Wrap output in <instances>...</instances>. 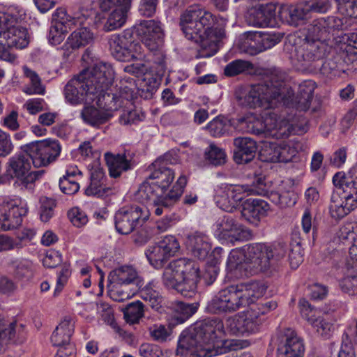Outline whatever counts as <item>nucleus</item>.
Wrapping results in <instances>:
<instances>
[{
    "label": "nucleus",
    "instance_id": "obj_1",
    "mask_svg": "<svg viewBox=\"0 0 357 357\" xmlns=\"http://www.w3.org/2000/svg\"><path fill=\"white\" fill-rule=\"evenodd\" d=\"M275 307V303H258L227 317L225 324L219 319L197 321L181 333L176 354L179 357L217 356L218 349L227 334L249 336L259 333L264 323V315Z\"/></svg>",
    "mask_w": 357,
    "mask_h": 357
},
{
    "label": "nucleus",
    "instance_id": "obj_2",
    "mask_svg": "<svg viewBox=\"0 0 357 357\" xmlns=\"http://www.w3.org/2000/svg\"><path fill=\"white\" fill-rule=\"evenodd\" d=\"M172 157L165 153L158 158L149 167L151 173L143 182L136 198L143 204L152 205L155 215L159 216L169 211L182 195L187 183L185 176H181L172 189L166 193L174 179V171L171 168Z\"/></svg>",
    "mask_w": 357,
    "mask_h": 357
},
{
    "label": "nucleus",
    "instance_id": "obj_3",
    "mask_svg": "<svg viewBox=\"0 0 357 357\" xmlns=\"http://www.w3.org/2000/svg\"><path fill=\"white\" fill-rule=\"evenodd\" d=\"M180 26L188 40L200 45L197 58L215 55L225 34V29L218 24L216 16L199 6L185 10L181 15Z\"/></svg>",
    "mask_w": 357,
    "mask_h": 357
},
{
    "label": "nucleus",
    "instance_id": "obj_4",
    "mask_svg": "<svg viewBox=\"0 0 357 357\" xmlns=\"http://www.w3.org/2000/svg\"><path fill=\"white\" fill-rule=\"evenodd\" d=\"M342 20L336 16H328L314 20L304 29L303 43L299 47L289 45L294 54L291 56L299 57L315 52L325 53L332 50L329 44L331 36L336 30L342 29Z\"/></svg>",
    "mask_w": 357,
    "mask_h": 357
},
{
    "label": "nucleus",
    "instance_id": "obj_5",
    "mask_svg": "<svg viewBox=\"0 0 357 357\" xmlns=\"http://www.w3.org/2000/svg\"><path fill=\"white\" fill-rule=\"evenodd\" d=\"M108 45L111 54L119 61L146 60L155 65L152 68H155L159 75H163L165 72V56L160 50V47L155 50H150L151 53L149 55L143 54L142 45L134 41L132 33L130 31H126L121 35H112L109 38Z\"/></svg>",
    "mask_w": 357,
    "mask_h": 357
},
{
    "label": "nucleus",
    "instance_id": "obj_6",
    "mask_svg": "<svg viewBox=\"0 0 357 357\" xmlns=\"http://www.w3.org/2000/svg\"><path fill=\"white\" fill-rule=\"evenodd\" d=\"M284 73H272L262 82L250 86L236 98L239 103L250 108L262 107L264 109L278 107V90L282 84Z\"/></svg>",
    "mask_w": 357,
    "mask_h": 357
},
{
    "label": "nucleus",
    "instance_id": "obj_7",
    "mask_svg": "<svg viewBox=\"0 0 357 357\" xmlns=\"http://www.w3.org/2000/svg\"><path fill=\"white\" fill-rule=\"evenodd\" d=\"M335 187L331 196L329 212L335 220H340L357 208V176H347L342 172L333 177Z\"/></svg>",
    "mask_w": 357,
    "mask_h": 357
},
{
    "label": "nucleus",
    "instance_id": "obj_8",
    "mask_svg": "<svg viewBox=\"0 0 357 357\" xmlns=\"http://www.w3.org/2000/svg\"><path fill=\"white\" fill-rule=\"evenodd\" d=\"M262 247L250 244L243 249L232 250L227 261V277L229 279H237L245 276L248 273L257 274L263 267L264 261L259 260Z\"/></svg>",
    "mask_w": 357,
    "mask_h": 357
},
{
    "label": "nucleus",
    "instance_id": "obj_9",
    "mask_svg": "<svg viewBox=\"0 0 357 357\" xmlns=\"http://www.w3.org/2000/svg\"><path fill=\"white\" fill-rule=\"evenodd\" d=\"M16 24V17L8 13L0 11V37L3 36L8 46L6 47L0 42V59L10 63H14L17 56L11 52L10 48L15 47L17 49H23L29 44L27 30Z\"/></svg>",
    "mask_w": 357,
    "mask_h": 357
},
{
    "label": "nucleus",
    "instance_id": "obj_10",
    "mask_svg": "<svg viewBox=\"0 0 357 357\" xmlns=\"http://www.w3.org/2000/svg\"><path fill=\"white\" fill-rule=\"evenodd\" d=\"M331 50H326V52L320 54L317 52L299 57L290 56L292 65L301 72L309 74H320L326 77L332 78L339 75L342 71L340 64L336 58L324 60L330 54Z\"/></svg>",
    "mask_w": 357,
    "mask_h": 357
},
{
    "label": "nucleus",
    "instance_id": "obj_11",
    "mask_svg": "<svg viewBox=\"0 0 357 357\" xmlns=\"http://www.w3.org/2000/svg\"><path fill=\"white\" fill-rule=\"evenodd\" d=\"M263 291H218L208 303L212 313L234 312L257 302L262 297Z\"/></svg>",
    "mask_w": 357,
    "mask_h": 357
},
{
    "label": "nucleus",
    "instance_id": "obj_12",
    "mask_svg": "<svg viewBox=\"0 0 357 357\" xmlns=\"http://www.w3.org/2000/svg\"><path fill=\"white\" fill-rule=\"evenodd\" d=\"M20 149L31 158L35 167H46L56 161L61 146L57 140L35 141L21 146Z\"/></svg>",
    "mask_w": 357,
    "mask_h": 357
},
{
    "label": "nucleus",
    "instance_id": "obj_13",
    "mask_svg": "<svg viewBox=\"0 0 357 357\" xmlns=\"http://www.w3.org/2000/svg\"><path fill=\"white\" fill-rule=\"evenodd\" d=\"M149 216V210L145 206L131 205L123 207L115 213V228L121 234H129L137 227H142Z\"/></svg>",
    "mask_w": 357,
    "mask_h": 357
},
{
    "label": "nucleus",
    "instance_id": "obj_14",
    "mask_svg": "<svg viewBox=\"0 0 357 357\" xmlns=\"http://www.w3.org/2000/svg\"><path fill=\"white\" fill-rule=\"evenodd\" d=\"M31 158L21 150L19 153L9 158L7 174L11 178H17L19 185L31 188V185L44 174L43 170L30 172Z\"/></svg>",
    "mask_w": 357,
    "mask_h": 357
},
{
    "label": "nucleus",
    "instance_id": "obj_15",
    "mask_svg": "<svg viewBox=\"0 0 357 357\" xmlns=\"http://www.w3.org/2000/svg\"><path fill=\"white\" fill-rule=\"evenodd\" d=\"M157 284L158 282L155 280L145 283L135 268L129 266H123L110 271L107 277V287L112 289L123 285H132V289L136 288L137 290H153V288L158 287Z\"/></svg>",
    "mask_w": 357,
    "mask_h": 357
},
{
    "label": "nucleus",
    "instance_id": "obj_16",
    "mask_svg": "<svg viewBox=\"0 0 357 357\" xmlns=\"http://www.w3.org/2000/svg\"><path fill=\"white\" fill-rule=\"evenodd\" d=\"M251 132L257 136L275 139L287 138L291 134V125L287 121L281 119L275 112H271L264 121L254 122Z\"/></svg>",
    "mask_w": 357,
    "mask_h": 357
},
{
    "label": "nucleus",
    "instance_id": "obj_17",
    "mask_svg": "<svg viewBox=\"0 0 357 357\" xmlns=\"http://www.w3.org/2000/svg\"><path fill=\"white\" fill-rule=\"evenodd\" d=\"M96 93V89L88 84L86 76L82 73L71 79L64 88L65 98L72 105L90 102V97Z\"/></svg>",
    "mask_w": 357,
    "mask_h": 357
},
{
    "label": "nucleus",
    "instance_id": "obj_18",
    "mask_svg": "<svg viewBox=\"0 0 357 357\" xmlns=\"http://www.w3.org/2000/svg\"><path fill=\"white\" fill-rule=\"evenodd\" d=\"M77 20L66 13L63 8H57L52 15L50 27L48 40L54 45L60 44L66 33L75 26Z\"/></svg>",
    "mask_w": 357,
    "mask_h": 357
},
{
    "label": "nucleus",
    "instance_id": "obj_19",
    "mask_svg": "<svg viewBox=\"0 0 357 357\" xmlns=\"http://www.w3.org/2000/svg\"><path fill=\"white\" fill-rule=\"evenodd\" d=\"M82 74L86 76L88 84L96 90L107 89L108 87H111L114 79L112 67L103 62L95 63L91 69L82 72Z\"/></svg>",
    "mask_w": 357,
    "mask_h": 357
},
{
    "label": "nucleus",
    "instance_id": "obj_20",
    "mask_svg": "<svg viewBox=\"0 0 357 357\" xmlns=\"http://www.w3.org/2000/svg\"><path fill=\"white\" fill-rule=\"evenodd\" d=\"M137 33L144 46L149 50H155L163 44L164 33L159 22L154 20L141 22L137 27Z\"/></svg>",
    "mask_w": 357,
    "mask_h": 357
},
{
    "label": "nucleus",
    "instance_id": "obj_21",
    "mask_svg": "<svg viewBox=\"0 0 357 357\" xmlns=\"http://www.w3.org/2000/svg\"><path fill=\"white\" fill-rule=\"evenodd\" d=\"M26 213V207L13 202L0 204V230L9 231L18 228Z\"/></svg>",
    "mask_w": 357,
    "mask_h": 357
},
{
    "label": "nucleus",
    "instance_id": "obj_22",
    "mask_svg": "<svg viewBox=\"0 0 357 357\" xmlns=\"http://www.w3.org/2000/svg\"><path fill=\"white\" fill-rule=\"evenodd\" d=\"M283 37L282 34L276 33H249L245 45L246 52L250 54H257L274 47L279 43Z\"/></svg>",
    "mask_w": 357,
    "mask_h": 357
},
{
    "label": "nucleus",
    "instance_id": "obj_23",
    "mask_svg": "<svg viewBox=\"0 0 357 357\" xmlns=\"http://www.w3.org/2000/svg\"><path fill=\"white\" fill-rule=\"evenodd\" d=\"M132 153L125 150L123 153H105V160L109 169V176L112 178H118L124 172L132 169L135 165Z\"/></svg>",
    "mask_w": 357,
    "mask_h": 357
},
{
    "label": "nucleus",
    "instance_id": "obj_24",
    "mask_svg": "<svg viewBox=\"0 0 357 357\" xmlns=\"http://www.w3.org/2000/svg\"><path fill=\"white\" fill-rule=\"evenodd\" d=\"M107 178L103 169L99 167L91 169L90 183L85 189L87 196L105 198L114 193V188L107 183Z\"/></svg>",
    "mask_w": 357,
    "mask_h": 357
},
{
    "label": "nucleus",
    "instance_id": "obj_25",
    "mask_svg": "<svg viewBox=\"0 0 357 357\" xmlns=\"http://www.w3.org/2000/svg\"><path fill=\"white\" fill-rule=\"evenodd\" d=\"M92 40L93 33L89 29L82 27L75 30L61 47L63 59L68 60L75 50L87 45Z\"/></svg>",
    "mask_w": 357,
    "mask_h": 357
},
{
    "label": "nucleus",
    "instance_id": "obj_26",
    "mask_svg": "<svg viewBox=\"0 0 357 357\" xmlns=\"http://www.w3.org/2000/svg\"><path fill=\"white\" fill-rule=\"evenodd\" d=\"M75 324L74 317L70 315H66L61 319L51 337L54 346L63 349L73 346L70 340L75 331Z\"/></svg>",
    "mask_w": 357,
    "mask_h": 357
},
{
    "label": "nucleus",
    "instance_id": "obj_27",
    "mask_svg": "<svg viewBox=\"0 0 357 357\" xmlns=\"http://www.w3.org/2000/svg\"><path fill=\"white\" fill-rule=\"evenodd\" d=\"M284 77H285L284 74ZM284 80V78L282 79V84L278 90V107L284 106L298 111H307L310 108L312 100L309 98L307 100V98L301 96L298 93L295 96L294 91L290 87L285 86Z\"/></svg>",
    "mask_w": 357,
    "mask_h": 357
},
{
    "label": "nucleus",
    "instance_id": "obj_28",
    "mask_svg": "<svg viewBox=\"0 0 357 357\" xmlns=\"http://www.w3.org/2000/svg\"><path fill=\"white\" fill-rule=\"evenodd\" d=\"M280 19L289 25L297 26L310 16L305 1L295 5H284L279 10Z\"/></svg>",
    "mask_w": 357,
    "mask_h": 357
},
{
    "label": "nucleus",
    "instance_id": "obj_29",
    "mask_svg": "<svg viewBox=\"0 0 357 357\" xmlns=\"http://www.w3.org/2000/svg\"><path fill=\"white\" fill-rule=\"evenodd\" d=\"M241 205L242 216L251 223H257L266 217L270 210L269 204L261 199H247Z\"/></svg>",
    "mask_w": 357,
    "mask_h": 357
},
{
    "label": "nucleus",
    "instance_id": "obj_30",
    "mask_svg": "<svg viewBox=\"0 0 357 357\" xmlns=\"http://www.w3.org/2000/svg\"><path fill=\"white\" fill-rule=\"evenodd\" d=\"M255 245H260L262 247V252L259 257V260L263 262V267L260 269V272H265L268 271L275 261L282 259L287 253V250L289 249V246L283 243H278L273 245H268L264 243H255ZM262 264V263H261Z\"/></svg>",
    "mask_w": 357,
    "mask_h": 357
},
{
    "label": "nucleus",
    "instance_id": "obj_31",
    "mask_svg": "<svg viewBox=\"0 0 357 357\" xmlns=\"http://www.w3.org/2000/svg\"><path fill=\"white\" fill-rule=\"evenodd\" d=\"M275 10L268 5L259 4L248 11L247 21L256 27L273 26L275 24Z\"/></svg>",
    "mask_w": 357,
    "mask_h": 357
},
{
    "label": "nucleus",
    "instance_id": "obj_32",
    "mask_svg": "<svg viewBox=\"0 0 357 357\" xmlns=\"http://www.w3.org/2000/svg\"><path fill=\"white\" fill-rule=\"evenodd\" d=\"M234 158L237 163H248L255 158L257 146L256 142L250 137H236L234 139Z\"/></svg>",
    "mask_w": 357,
    "mask_h": 357
},
{
    "label": "nucleus",
    "instance_id": "obj_33",
    "mask_svg": "<svg viewBox=\"0 0 357 357\" xmlns=\"http://www.w3.org/2000/svg\"><path fill=\"white\" fill-rule=\"evenodd\" d=\"M272 182L261 172L255 174L252 181V191L254 195L266 196L272 202L279 206L280 193L271 190Z\"/></svg>",
    "mask_w": 357,
    "mask_h": 357
},
{
    "label": "nucleus",
    "instance_id": "obj_34",
    "mask_svg": "<svg viewBox=\"0 0 357 357\" xmlns=\"http://www.w3.org/2000/svg\"><path fill=\"white\" fill-rule=\"evenodd\" d=\"M186 246L192 255L199 260L205 259L211 250L208 238L199 233L189 235L186 241Z\"/></svg>",
    "mask_w": 357,
    "mask_h": 357
},
{
    "label": "nucleus",
    "instance_id": "obj_35",
    "mask_svg": "<svg viewBox=\"0 0 357 357\" xmlns=\"http://www.w3.org/2000/svg\"><path fill=\"white\" fill-rule=\"evenodd\" d=\"M112 115L102 109H98L93 105L84 106L80 112V117L87 125L99 128L101 125L107 123Z\"/></svg>",
    "mask_w": 357,
    "mask_h": 357
},
{
    "label": "nucleus",
    "instance_id": "obj_36",
    "mask_svg": "<svg viewBox=\"0 0 357 357\" xmlns=\"http://www.w3.org/2000/svg\"><path fill=\"white\" fill-rule=\"evenodd\" d=\"M174 268H176L182 272L185 276V282L188 284L192 283L190 285V289H195L197 287V282H200L199 279V267L197 263L186 258H180L176 259V263L174 264Z\"/></svg>",
    "mask_w": 357,
    "mask_h": 357
},
{
    "label": "nucleus",
    "instance_id": "obj_37",
    "mask_svg": "<svg viewBox=\"0 0 357 357\" xmlns=\"http://www.w3.org/2000/svg\"><path fill=\"white\" fill-rule=\"evenodd\" d=\"M102 89L101 91L97 89L96 90L97 93L90 97L89 101H96L100 107L107 112L116 109L119 105V97L112 91L110 87H108L107 89Z\"/></svg>",
    "mask_w": 357,
    "mask_h": 357
},
{
    "label": "nucleus",
    "instance_id": "obj_38",
    "mask_svg": "<svg viewBox=\"0 0 357 357\" xmlns=\"http://www.w3.org/2000/svg\"><path fill=\"white\" fill-rule=\"evenodd\" d=\"M304 351L302 340L294 335L287 337L284 344L278 348V357H303Z\"/></svg>",
    "mask_w": 357,
    "mask_h": 357
},
{
    "label": "nucleus",
    "instance_id": "obj_39",
    "mask_svg": "<svg viewBox=\"0 0 357 357\" xmlns=\"http://www.w3.org/2000/svg\"><path fill=\"white\" fill-rule=\"evenodd\" d=\"M176 263V260L172 261L166 267L163 273V282L165 286L169 289H176V287L181 284L183 282H185V276L182 272H180L178 268H174V264Z\"/></svg>",
    "mask_w": 357,
    "mask_h": 357
},
{
    "label": "nucleus",
    "instance_id": "obj_40",
    "mask_svg": "<svg viewBox=\"0 0 357 357\" xmlns=\"http://www.w3.org/2000/svg\"><path fill=\"white\" fill-rule=\"evenodd\" d=\"M146 255L150 264L155 268H162L170 259L160 241L153 245L149 246L146 251Z\"/></svg>",
    "mask_w": 357,
    "mask_h": 357
},
{
    "label": "nucleus",
    "instance_id": "obj_41",
    "mask_svg": "<svg viewBox=\"0 0 357 357\" xmlns=\"http://www.w3.org/2000/svg\"><path fill=\"white\" fill-rule=\"evenodd\" d=\"M130 8V6H124L122 8L113 10L104 24L103 30L108 32L121 28L126 22Z\"/></svg>",
    "mask_w": 357,
    "mask_h": 357
},
{
    "label": "nucleus",
    "instance_id": "obj_42",
    "mask_svg": "<svg viewBox=\"0 0 357 357\" xmlns=\"http://www.w3.org/2000/svg\"><path fill=\"white\" fill-rule=\"evenodd\" d=\"M150 337L158 342H166L173 339V328L171 324H155L149 328Z\"/></svg>",
    "mask_w": 357,
    "mask_h": 357
},
{
    "label": "nucleus",
    "instance_id": "obj_43",
    "mask_svg": "<svg viewBox=\"0 0 357 357\" xmlns=\"http://www.w3.org/2000/svg\"><path fill=\"white\" fill-rule=\"evenodd\" d=\"M199 302L186 303L178 302L175 306L174 319L176 324H183L192 317L198 310Z\"/></svg>",
    "mask_w": 357,
    "mask_h": 357
},
{
    "label": "nucleus",
    "instance_id": "obj_44",
    "mask_svg": "<svg viewBox=\"0 0 357 357\" xmlns=\"http://www.w3.org/2000/svg\"><path fill=\"white\" fill-rule=\"evenodd\" d=\"M219 229L224 236H231L235 240H238L239 237L236 234H239V231H242L241 225L236 222L231 215L223 216L219 224Z\"/></svg>",
    "mask_w": 357,
    "mask_h": 357
},
{
    "label": "nucleus",
    "instance_id": "obj_45",
    "mask_svg": "<svg viewBox=\"0 0 357 357\" xmlns=\"http://www.w3.org/2000/svg\"><path fill=\"white\" fill-rule=\"evenodd\" d=\"M298 305L302 317L312 326L322 317L321 312L312 307L305 299H301Z\"/></svg>",
    "mask_w": 357,
    "mask_h": 357
},
{
    "label": "nucleus",
    "instance_id": "obj_46",
    "mask_svg": "<svg viewBox=\"0 0 357 357\" xmlns=\"http://www.w3.org/2000/svg\"><path fill=\"white\" fill-rule=\"evenodd\" d=\"M205 159L214 166L222 165L226 162V153L225 151L215 144H210L204 152Z\"/></svg>",
    "mask_w": 357,
    "mask_h": 357
},
{
    "label": "nucleus",
    "instance_id": "obj_47",
    "mask_svg": "<svg viewBox=\"0 0 357 357\" xmlns=\"http://www.w3.org/2000/svg\"><path fill=\"white\" fill-rule=\"evenodd\" d=\"M229 195L231 197V202L233 204H236V206L243 203L242 202L245 197L246 194H253L252 183L248 185H228Z\"/></svg>",
    "mask_w": 357,
    "mask_h": 357
},
{
    "label": "nucleus",
    "instance_id": "obj_48",
    "mask_svg": "<svg viewBox=\"0 0 357 357\" xmlns=\"http://www.w3.org/2000/svg\"><path fill=\"white\" fill-rule=\"evenodd\" d=\"M25 75L30 79V85L24 88V91L29 95L31 94H44L45 91V86L41 84V79L38 74L27 69L25 70Z\"/></svg>",
    "mask_w": 357,
    "mask_h": 357
},
{
    "label": "nucleus",
    "instance_id": "obj_49",
    "mask_svg": "<svg viewBox=\"0 0 357 357\" xmlns=\"http://www.w3.org/2000/svg\"><path fill=\"white\" fill-rule=\"evenodd\" d=\"M251 68L252 63L249 61L236 59L225 66L224 73L227 77H233L243 73Z\"/></svg>",
    "mask_w": 357,
    "mask_h": 357
},
{
    "label": "nucleus",
    "instance_id": "obj_50",
    "mask_svg": "<svg viewBox=\"0 0 357 357\" xmlns=\"http://www.w3.org/2000/svg\"><path fill=\"white\" fill-rule=\"evenodd\" d=\"M310 15L312 13L326 14L332 8V0L305 1Z\"/></svg>",
    "mask_w": 357,
    "mask_h": 357
},
{
    "label": "nucleus",
    "instance_id": "obj_51",
    "mask_svg": "<svg viewBox=\"0 0 357 357\" xmlns=\"http://www.w3.org/2000/svg\"><path fill=\"white\" fill-rule=\"evenodd\" d=\"M143 306L141 302L137 301L129 304L125 310L124 317L128 323H137L143 317Z\"/></svg>",
    "mask_w": 357,
    "mask_h": 357
},
{
    "label": "nucleus",
    "instance_id": "obj_52",
    "mask_svg": "<svg viewBox=\"0 0 357 357\" xmlns=\"http://www.w3.org/2000/svg\"><path fill=\"white\" fill-rule=\"evenodd\" d=\"M270 287L271 283L266 279H250L236 284V290H266Z\"/></svg>",
    "mask_w": 357,
    "mask_h": 357
},
{
    "label": "nucleus",
    "instance_id": "obj_53",
    "mask_svg": "<svg viewBox=\"0 0 357 357\" xmlns=\"http://www.w3.org/2000/svg\"><path fill=\"white\" fill-rule=\"evenodd\" d=\"M145 118L144 112L136 108H127L121 114L119 120L123 125L135 124Z\"/></svg>",
    "mask_w": 357,
    "mask_h": 357
},
{
    "label": "nucleus",
    "instance_id": "obj_54",
    "mask_svg": "<svg viewBox=\"0 0 357 357\" xmlns=\"http://www.w3.org/2000/svg\"><path fill=\"white\" fill-rule=\"evenodd\" d=\"M280 146L271 143L268 145H266L260 151V156L262 160L269 162H278V160H284L285 159H281V153L280 151Z\"/></svg>",
    "mask_w": 357,
    "mask_h": 357
},
{
    "label": "nucleus",
    "instance_id": "obj_55",
    "mask_svg": "<svg viewBox=\"0 0 357 357\" xmlns=\"http://www.w3.org/2000/svg\"><path fill=\"white\" fill-rule=\"evenodd\" d=\"M160 83L155 77H150L145 78L143 84L141 85L140 96L144 99H151L157 91Z\"/></svg>",
    "mask_w": 357,
    "mask_h": 357
},
{
    "label": "nucleus",
    "instance_id": "obj_56",
    "mask_svg": "<svg viewBox=\"0 0 357 357\" xmlns=\"http://www.w3.org/2000/svg\"><path fill=\"white\" fill-rule=\"evenodd\" d=\"M222 190V195L216 197V202L223 211L231 212L237 206L231 202V197L229 195L228 184L224 185Z\"/></svg>",
    "mask_w": 357,
    "mask_h": 357
},
{
    "label": "nucleus",
    "instance_id": "obj_57",
    "mask_svg": "<svg viewBox=\"0 0 357 357\" xmlns=\"http://www.w3.org/2000/svg\"><path fill=\"white\" fill-rule=\"evenodd\" d=\"M40 219L43 222H47L53 216L54 208L56 206L53 199L46 197L40 199Z\"/></svg>",
    "mask_w": 357,
    "mask_h": 357
},
{
    "label": "nucleus",
    "instance_id": "obj_58",
    "mask_svg": "<svg viewBox=\"0 0 357 357\" xmlns=\"http://www.w3.org/2000/svg\"><path fill=\"white\" fill-rule=\"evenodd\" d=\"M160 243L170 257H174L180 250V244L174 236H165Z\"/></svg>",
    "mask_w": 357,
    "mask_h": 357
},
{
    "label": "nucleus",
    "instance_id": "obj_59",
    "mask_svg": "<svg viewBox=\"0 0 357 357\" xmlns=\"http://www.w3.org/2000/svg\"><path fill=\"white\" fill-rule=\"evenodd\" d=\"M227 127V125L224 120L216 117L208 123L206 128L212 136L219 137L225 133Z\"/></svg>",
    "mask_w": 357,
    "mask_h": 357
},
{
    "label": "nucleus",
    "instance_id": "obj_60",
    "mask_svg": "<svg viewBox=\"0 0 357 357\" xmlns=\"http://www.w3.org/2000/svg\"><path fill=\"white\" fill-rule=\"evenodd\" d=\"M98 314L102 320L107 325L114 328L116 323L114 321V312L108 304L100 303L97 307Z\"/></svg>",
    "mask_w": 357,
    "mask_h": 357
},
{
    "label": "nucleus",
    "instance_id": "obj_61",
    "mask_svg": "<svg viewBox=\"0 0 357 357\" xmlns=\"http://www.w3.org/2000/svg\"><path fill=\"white\" fill-rule=\"evenodd\" d=\"M155 234H157L154 228L148 225H142L135 236V242L139 245H144Z\"/></svg>",
    "mask_w": 357,
    "mask_h": 357
},
{
    "label": "nucleus",
    "instance_id": "obj_62",
    "mask_svg": "<svg viewBox=\"0 0 357 357\" xmlns=\"http://www.w3.org/2000/svg\"><path fill=\"white\" fill-rule=\"evenodd\" d=\"M158 3V0H141L138 7L139 13L144 17H153L156 12Z\"/></svg>",
    "mask_w": 357,
    "mask_h": 357
},
{
    "label": "nucleus",
    "instance_id": "obj_63",
    "mask_svg": "<svg viewBox=\"0 0 357 357\" xmlns=\"http://www.w3.org/2000/svg\"><path fill=\"white\" fill-rule=\"evenodd\" d=\"M68 217L72 224L77 227H81L88 222L87 215L78 208L70 209L68 212Z\"/></svg>",
    "mask_w": 357,
    "mask_h": 357
},
{
    "label": "nucleus",
    "instance_id": "obj_64",
    "mask_svg": "<svg viewBox=\"0 0 357 357\" xmlns=\"http://www.w3.org/2000/svg\"><path fill=\"white\" fill-rule=\"evenodd\" d=\"M142 357H162L163 352L160 347L153 344H143L139 349Z\"/></svg>",
    "mask_w": 357,
    "mask_h": 357
}]
</instances>
